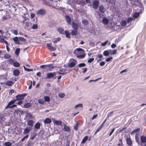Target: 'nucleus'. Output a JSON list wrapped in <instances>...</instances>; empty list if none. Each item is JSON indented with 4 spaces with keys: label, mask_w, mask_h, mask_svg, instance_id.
I'll return each mask as SVG.
<instances>
[{
    "label": "nucleus",
    "mask_w": 146,
    "mask_h": 146,
    "mask_svg": "<svg viewBox=\"0 0 146 146\" xmlns=\"http://www.w3.org/2000/svg\"><path fill=\"white\" fill-rule=\"evenodd\" d=\"M31 106V104L30 103H27L25 104L23 107L25 108H28Z\"/></svg>",
    "instance_id": "27"
},
{
    "label": "nucleus",
    "mask_w": 146,
    "mask_h": 146,
    "mask_svg": "<svg viewBox=\"0 0 146 146\" xmlns=\"http://www.w3.org/2000/svg\"><path fill=\"white\" fill-rule=\"evenodd\" d=\"M132 20V19L131 17H129L127 19V23H129Z\"/></svg>",
    "instance_id": "64"
},
{
    "label": "nucleus",
    "mask_w": 146,
    "mask_h": 146,
    "mask_svg": "<svg viewBox=\"0 0 146 146\" xmlns=\"http://www.w3.org/2000/svg\"><path fill=\"white\" fill-rule=\"evenodd\" d=\"M63 129L64 131L66 132H69L70 130V129L69 127L66 125H64Z\"/></svg>",
    "instance_id": "12"
},
{
    "label": "nucleus",
    "mask_w": 146,
    "mask_h": 146,
    "mask_svg": "<svg viewBox=\"0 0 146 146\" xmlns=\"http://www.w3.org/2000/svg\"><path fill=\"white\" fill-rule=\"evenodd\" d=\"M109 51L110 52L111 54H116L117 53V50L116 49H114L113 50H112V52H111V50H109Z\"/></svg>",
    "instance_id": "31"
},
{
    "label": "nucleus",
    "mask_w": 146,
    "mask_h": 146,
    "mask_svg": "<svg viewBox=\"0 0 146 146\" xmlns=\"http://www.w3.org/2000/svg\"><path fill=\"white\" fill-rule=\"evenodd\" d=\"M25 117L28 119H31V118H35V116L29 113L26 112L25 114Z\"/></svg>",
    "instance_id": "5"
},
{
    "label": "nucleus",
    "mask_w": 146,
    "mask_h": 146,
    "mask_svg": "<svg viewBox=\"0 0 146 146\" xmlns=\"http://www.w3.org/2000/svg\"><path fill=\"white\" fill-rule=\"evenodd\" d=\"M31 127H28L27 128H25L24 129V131L23 132L24 134H26L29 133L30 130H31Z\"/></svg>",
    "instance_id": "8"
},
{
    "label": "nucleus",
    "mask_w": 146,
    "mask_h": 146,
    "mask_svg": "<svg viewBox=\"0 0 146 146\" xmlns=\"http://www.w3.org/2000/svg\"><path fill=\"white\" fill-rule=\"evenodd\" d=\"M40 127V124L39 123H36L34 126L35 128L36 129H38Z\"/></svg>",
    "instance_id": "28"
},
{
    "label": "nucleus",
    "mask_w": 146,
    "mask_h": 146,
    "mask_svg": "<svg viewBox=\"0 0 146 146\" xmlns=\"http://www.w3.org/2000/svg\"><path fill=\"white\" fill-rule=\"evenodd\" d=\"M60 40L61 38L60 37H58L57 38L54 39L53 42L54 43H56L57 42L60 41Z\"/></svg>",
    "instance_id": "36"
},
{
    "label": "nucleus",
    "mask_w": 146,
    "mask_h": 146,
    "mask_svg": "<svg viewBox=\"0 0 146 146\" xmlns=\"http://www.w3.org/2000/svg\"><path fill=\"white\" fill-rule=\"evenodd\" d=\"M115 129L114 128H113L112 129V130H111V131L110 132V134H109V136H111V135H112V133L114 131Z\"/></svg>",
    "instance_id": "62"
},
{
    "label": "nucleus",
    "mask_w": 146,
    "mask_h": 146,
    "mask_svg": "<svg viewBox=\"0 0 146 146\" xmlns=\"http://www.w3.org/2000/svg\"><path fill=\"white\" fill-rule=\"evenodd\" d=\"M126 141L127 144L129 146L132 145V141L130 137H127L126 139Z\"/></svg>",
    "instance_id": "6"
},
{
    "label": "nucleus",
    "mask_w": 146,
    "mask_h": 146,
    "mask_svg": "<svg viewBox=\"0 0 146 146\" xmlns=\"http://www.w3.org/2000/svg\"><path fill=\"white\" fill-rule=\"evenodd\" d=\"M119 141L120 142V143H118L117 145L118 146H121V145H123V143H122V139H119Z\"/></svg>",
    "instance_id": "56"
},
{
    "label": "nucleus",
    "mask_w": 146,
    "mask_h": 146,
    "mask_svg": "<svg viewBox=\"0 0 146 146\" xmlns=\"http://www.w3.org/2000/svg\"><path fill=\"white\" fill-rule=\"evenodd\" d=\"M38 102L39 104H42L44 103V101L42 99H39L38 100Z\"/></svg>",
    "instance_id": "61"
},
{
    "label": "nucleus",
    "mask_w": 146,
    "mask_h": 146,
    "mask_svg": "<svg viewBox=\"0 0 146 146\" xmlns=\"http://www.w3.org/2000/svg\"><path fill=\"white\" fill-rule=\"evenodd\" d=\"M51 43L47 44L46 45L47 48L51 51H55L56 49V48L54 46H52Z\"/></svg>",
    "instance_id": "4"
},
{
    "label": "nucleus",
    "mask_w": 146,
    "mask_h": 146,
    "mask_svg": "<svg viewBox=\"0 0 146 146\" xmlns=\"http://www.w3.org/2000/svg\"><path fill=\"white\" fill-rule=\"evenodd\" d=\"M70 61L71 62L68 64V66L69 67L72 68L76 64L77 61L75 59L72 58L71 59Z\"/></svg>",
    "instance_id": "1"
},
{
    "label": "nucleus",
    "mask_w": 146,
    "mask_h": 146,
    "mask_svg": "<svg viewBox=\"0 0 146 146\" xmlns=\"http://www.w3.org/2000/svg\"><path fill=\"white\" fill-rule=\"evenodd\" d=\"M108 40H107L105 42H103L102 43V44H101V45L102 46H105V45H106L108 43Z\"/></svg>",
    "instance_id": "54"
},
{
    "label": "nucleus",
    "mask_w": 146,
    "mask_h": 146,
    "mask_svg": "<svg viewBox=\"0 0 146 146\" xmlns=\"http://www.w3.org/2000/svg\"><path fill=\"white\" fill-rule=\"evenodd\" d=\"M76 51L78 52L82 51V52H84V51L81 48H78L76 49V50L74 51V53L75 54Z\"/></svg>",
    "instance_id": "34"
},
{
    "label": "nucleus",
    "mask_w": 146,
    "mask_h": 146,
    "mask_svg": "<svg viewBox=\"0 0 146 146\" xmlns=\"http://www.w3.org/2000/svg\"><path fill=\"white\" fill-rule=\"evenodd\" d=\"M55 75L54 73L52 72L49 73L47 74V76L46 78H52Z\"/></svg>",
    "instance_id": "10"
},
{
    "label": "nucleus",
    "mask_w": 146,
    "mask_h": 146,
    "mask_svg": "<svg viewBox=\"0 0 146 146\" xmlns=\"http://www.w3.org/2000/svg\"><path fill=\"white\" fill-rule=\"evenodd\" d=\"M38 27V25L37 24L33 25L32 26V28L33 29H36Z\"/></svg>",
    "instance_id": "51"
},
{
    "label": "nucleus",
    "mask_w": 146,
    "mask_h": 146,
    "mask_svg": "<svg viewBox=\"0 0 146 146\" xmlns=\"http://www.w3.org/2000/svg\"><path fill=\"white\" fill-rule=\"evenodd\" d=\"M86 66L85 63H80L78 64V66L79 67H84Z\"/></svg>",
    "instance_id": "57"
},
{
    "label": "nucleus",
    "mask_w": 146,
    "mask_h": 146,
    "mask_svg": "<svg viewBox=\"0 0 146 146\" xmlns=\"http://www.w3.org/2000/svg\"><path fill=\"white\" fill-rule=\"evenodd\" d=\"M12 33L16 35H17L18 34L17 31L15 30H13Z\"/></svg>",
    "instance_id": "48"
},
{
    "label": "nucleus",
    "mask_w": 146,
    "mask_h": 146,
    "mask_svg": "<svg viewBox=\"0 0 146 146\" xmlns=\"http://www.w3.org/2000/svg\"><path fill=\"white\" fill-rule=\"evenodd\" d=\"M141 141L143 143H145L146 142V137L144 136H141Z\"/></svg>",
    "instance_id": "19"
},
{
    "label": "nucleus",
    "mask_w": 146,
    "mask_h": 146,
    "mask_svg": "<svg viewBox=\"0 0 146 146\" xmlns=\"http://www.w3.org/2000/svg\"><path fill=\"white\" fill-rule=\"evenodd\" d=\"M12 144L11 143L9 142H5L4 143V145L6 146H11Z\"/></svg>",
    "instance_id": "41"
},
{
    "label": "nucleus",
    "mask_w": 146,
    "mask_h": 146,
    "mask_svg": "<svg viewBox=\"0 0 146 146\" xmlns=\"http://www.w3.org/2000/svg\"><path fill=\"white\" fill-rule=\"evenodd\" d=\"M85 56V55L84 54L82 55H78L77 56V57L80 59H82L84 58Z\"/></svg>",
    "instance_id": "39"
},
{
    "label": "nucleus",
    "mask_w": 146,
    "mask_h": 146,
    "mask_svg": "<svg viewBox=\"0 0 146 146\" xmlns=\"http://www.w3.org/2000/svg\"><path fill=\"white\" fill-rule=\"evenodd\" d=\"M44 122L45 124L50 123L51 122V119H45Z\"/></svg>",
    "instance_id": "32"
},
{
    "label": "nucleus",
    "mask_w": 146,
    "mask_h": 146,
    "mask_svg": "<svg viewBox=\"0 0 146 146\" xmlns=\"http://www.w3.org/2000/svg\"><path fill=\"white\" fill-rule=\"evenodd\" d=\"M139 16V13H134L133 15V17L134 18H137Z\"/></svg>",
    "instance_id": "35"
},
{
    "label": "nucleus",
    "mask_w": 146,
    "mask_h": 146,
    "mask_svg": "<svg viewBox=\"0 0 146 146\" xmlns=\"http://www.w3.org/2000/svg\"><path fill=\"white\" fill-rule=\"evenodd\" d=\"M88 138V136H85L82 139L81 143L84 144L85 143L86 141L87 140Z\"/></svg>",
    "instance_id": "21"
},
{
    "label": "nucleus",
    "mask_w": 146,
    "mask_h": 146,
    "mask_svg": "<svg viewBox=\"0 0 146 146\" xmlns=\"http://www.w3.org/2000/svg\"><path fill=\"white\" fill-rule=\"evenodd\" d=\"M58 31L59 33L62 34H64V29L62 28H59L58 29Z\"/></svg>",
    "instance_id": "24"
},
{
    "label": "nucleus",
    "mask_w": 146,
    "mask_h": 146,
    "mask_svg": "<svg viewBox=\"0 0 146 146\" xmlns=\"http://www.w3.org/2000/svg\"><path fill=\"white\" fill-rule=\"evenodd\" d=\"M13 84V82L12 81L8 80L5 83V84L8 86H11Z\"/></svg>",
    "instance_id": "25"
},
{
    "label": "nucleus",
    "mask_w": 146,
    "mask_h": 146,
    "mask_svg": "<svg viewBox=\"0 0 146 146\" xmlns=\"http://www.w3.org/2000/svg\"><path fill=\"white\" fill-rule=\"evenodd\" d=\"M53 122L54 124L58 125H61L62 123V121H60L54 120Z\"/></svg>",
    "instance_id": "18"
},
{
    "label": "nucleus",
    "mask_w": 146,
    "mask_h": 146,
    "mask_svg": "<svg viewBox=\"0 0 146 146\" xmlns=\"http://www.w3.org/2000/svg\"><path fill=\"white\" fill-rule=\"evenodd\" d=\"M121 24L123 26H125L126 24V22L125 21H122Z\"/></svg>",
    "instance_id": "58"
},
{
    "label": "nucleus",
    "mask_w": 146,
    "mask_h": 146,
    "mask_svg": "<svg viewBox=\"0 0 146 146\" xmlns=\"http://www.w3.org/2000/svg\"><path fill=\"white\" fill-rule=\"evenodd\" d=\"M94 60V58H90L88 60V63H91L92 61H93Z\"/></svg>",
    "instance_id": "60"
},
{
    "label": "nucleus",
    "mask_w": 146,
    "mask_h": 146,
    "mask_svg": "<svg viewBox=\"0 0 146 146\" xmlns=\"http://www.w3.org/2000/svg\"><path fill=\"white\" fill-rule=\"evenodd\" d=\"M65 18L66 19V22L68 24L70 23L71 20L70 17L68 16H65Z\"/></svg>",
    "instance_id": "22"
},
{
    "label": "nucleus",
    "mask_w": 146,
    "mask_h": 146,
    "mask_svg": "<svg viewBox=\"0 0 146 146\" xmlns=\"http://www.w3.org/2000/svg\"><path fill=\"white\" fill-rule=\"evenodd\" d=\"M16 100H13L12 101H10V102H12L11 104H10V105H11V106H12V105H13V104H14L15 102L16 101Z\"/></svg>",
    "instance_id": "63"
},
{
    "label": "nucleus",
    "mask_w": 146,
    "mask_h": 146,
    "mask_svg": "<svg viewBox=\"0 0 146 146\" xmlns=\"http://www.w3.org/2000/svg\"><path fill=\"white\" fill-rule=\"evenodd\" d=\"M82 23L84 25H87L88 24V22L87 21L83 20L82 21Z\"/></svg>",
    "instance_id": "37"
},
{
    "label": "nucleus",
    "mask_w": 146,
    "mask_h": 146,
    "mask_svg": "<svg viewBox=\"0 0 146 146\" xmlns=\"http://www.w3.org/2000/svg\"><path fill=\"white\" fill-rule=\"evenodd\" d=\"M44 99L45 101L48 102L50 101V99L48 96H46L44 97Z\"/></svg>",
    "instance_id": "40"
},
{
    "label": "nucleus",
    "mask_w": 146,
    "mask_h": 146,
    "mask_svg": "<svg viewBox=\"0 0 146 146\" xmlns=\"http://www.w3.org/2000/svg\"><path fill=\"white\" fill-rule=\"evenodd\" d=\"M13 40L15 41V43L17 44H20L19 42L18 41L19 38L17 36H15L13 39Z\"/></svg>",
    "instance_id": "20"
},
{
    "label": "nucleus",
    "mask_w": 146,
    "mask_h": 146,
    "mask_svg": "<svg viewBox=\"0 0 146 146\" xmlns=\"http://www.w3.org/2000/svg\"><path fill=\"white\" fill-rule=\"evenodd\" d=\"M23 68H24V70H25L29 72V71H33V70L32 69H28L26 68L25 66H23Z\"/></svg>",
    "instance_id": "46"
},
{
    "label": "nucleus",
    "mask_w": 146,
    "mask_h": 146,
    "mask_svg": "<svg viewBox=\"0 0 146 146\" xmlns=\"http://www.w3.org/2000/svg\"><path fill=\"white\" fill-rule=\"evenodd\" d=\"M99 2L97 0L94 1L92 3V8L94 9H97L99 5Z\"/></svg>",
    "instance_id": "2"
},
{
    "label": "nucleus",
    "mask_w": 146,
    "mask_h": 146,
    "mask_svg": "<svg viewBox=\"0 0 146 146\" xmlns=\"http://www.w3.org/2000/svg\"><path fill=\"white\" fill-rule=\"evenodd\" d=\"M19 39L22 42H25L26 41V40L24 38L22 37H19Z\"/></svg>",
    "instance_id": "44"
},
{
    "label": "nucleus",
    "mask_w": 146,
    "mask_h": 146,
    "mask_svg": "<svg viewBox=\"0 0 146 146\" xmlns=\"http://www.w3.org/2000/svg\"><path fill=\"white\" fill-rule=\"evenodd\" d=\"M102 22L104 25H107L109 23V21L105 17L102 19Z\"/></svg>",
    "instance_id": "14"
},
{
    "label": "nucleus",
    "mask_w": 146,
    "mask_h": 146,
    "mask_svg": "<svg viewBox=\"0 0 146 146\" xmlns=\"http://www.w3.org/2000/svg\"><path fill=\"white\" fill-rule=\"evenodd\" d=\"M1 41L4 42L7 44H8V42H7L4 39L1 38Z\"/></svg>",
    "instance_id": "59"
},
{
    "label": "nucleus",
    "mask_w": 146,
    "mask_h": 146,
    "mask_svg": "<svg viewBox=\"0 0 146 146\" xmlns=\"http://www.w3.org/2000/svg\"><path fill=\"white\" fill-rule=\"evenodd\" d=\"M102 128L100 127V126L98 127L97 129L95 131V132L94 134H96L97 132L99 131Z\"/></svg>",
    "instance_id": "45"
},
{
    "label": "nucleus",
    "mask_w": 146,
    "mask_h": 146,
    "mask_svg": "<svg viewBox=\"0 0 146 146\" xmlns=\"http://www.w3.org/2000/svg\"><path fill=\"white\" fill-rule=\"evenodd\" d=\"M140 129L139 128H137V129H135L134 130L132 131V133H136L138 131H139L140 130Z\"/></svg>",
    "instance_id": "53"
},
{
    "label": "nucleus",
    "mask_w": 146,
    "mask_h": 146,
    "mask_svg": "<svg viewBox=\"0 0 146 146\" xmlns=\"http://www.w3.org/2000/svg\"><path fill=\"white\" fill-rule=\"evenodd\" d=\"M20 73V71L19 70L16 69L14 70L13 71V74L15 76H17Z\"/></svg>",
    "instance_id": "9"
},
{
    "label": "nucleus",
    "mask_w": 146,
    "mask_h": 146,
    "mask_svg": "<svg viewBox=\"0 0 146 146\" xmlns=\"http://www.w3.org/2000/svg\"><path fill=\"white\" fill-rule=\"evenodd\" d=\"M72 27L75 29H77L78 26L77 24L76 23L74 22H73L72 23Z\"/></svg>",
    "instance_id": "17"
},
{
    "label": "nucleus",
    "mask_w": 146,
    "mask_h": 146,
    "mask_svg": "<svg viewBox=\"0 0 146 146\" xmlns=\"http://www.w3.org/2000/svg\"><path fill=\"white\" fill-rule=\"evenodd\" d=\"M28 137H29L28 135H26L23 138H22L21 141H20L18 143V144L19 145V146H22L23 145V143H20L21 141H24L25 140V139L27 138Z\"/></svg>",
    "instance_id": "11"
},
{
    "label": "nucleus",
    "mask_w": 146,
    "mask_h": 146,
    "mask_svg": "<svg viewBox=\"0 0 146 146\" xmlns=\"http://www.w3.org/2000/svg\"><path fill=\"white\" fill-rule=\"evenodd\" d=\"M83 106L82 104H79L75 106V108H82Z\"/></svg>",
    "instance_id": "38"
},
{
    "label": "nucleus",
    "mask_w": 146,
    "mask_h": 146,
    "mask_svg": "<svg viewBox=\"0 0 146 146\" xmlns=\"http://www.w3.org/2000/svg\"><path fill=\"white\" fill-rule=\"evenodd\" d=\"M13 65L16 67H19L20 66V64L18 62H16L13 63Z\"/></svg>",
    "instance_id": "43"
},
{
    "label": "nucleus",
    "mask_w": 146,
    "mask_h": 146,
    "mask_svg": "<svg viewBox=\"0 0 146 146\" xmlns=\"http://www.w3.org/2000/svg\"><path fill=\"white\" fill-rule=\"evenodd\" d=\"M109 50H106L104 51L103 52V54L105 56H107L109 55Z\"/></svg>",
    "instance_id": "26"
},
{
    "label": "nucleus",
    "mask_w": 146,
    "mask_h": 146,
    "mask_svg": "<svg viewBox=\"0 0 146 146\" xmlns=\"http://www.w3.org/2000/svg\"><path fill=\"white\" fill-rule=\"evenodd\" d=\"M99 10L102 13H104L106 11L104 6L102 5H100L99 7Z\"/></svg>",
    "instance_id": "7"
},
{
    "label": "nucleus",
    "mask_w": 146,
    "mask_h": 146,
    "mask_svg": "<svg viewBox=\"0 0 146 146\" xmlns=\"http://www.w3.org/2000/svg\"><path fill=\"white\" fill-rule=\"evenodd\" d=\"M20 49L19 48L16 49L15 50V53L16 55L18 56L19 53L20 51Z\"/></svg>",
    "instance_id": "33"
},
{
    "label": "nucleus",
    "mask_w": 146,
    "mask_h": 146,
    "mask_svg": "<svg viewBox=\"0 0 146 146\" xmlns=\"http://www.w3.org/2000/svg\"><path fill=\"white\" fill-rule=\"evenodd\" d=\"M17 100H21L24 98V96L23 95H21L16 96Z\"/></svg>",
    "instance_id": "15"
},
{
    "label": "nucleus",
    "mask_w": 146,
    "mask_h": 146,
    "mask_svg": "<svg viewBox=\"0 0 146 146\" xmlns=\"http://www.w3.org/2000/svg\"><path fill=\"white\" fill-rule=\"evenodd\" d=\"M27 125L29 126V127H31L32 129V127L33 126V121L32 120H29L27 122Z\"/></svg>",
    "instance_id": "13"
},
{
    "label": "nucleus",
    "mask_w": 146,
    "mask_h": 146,
    "mask_svg": "<svg viewBox=\"0 0 146 146\" xmlns=\"http://www.w3.org/2000/svg\"><path fill=\"white\" fill-rule=\"evenodd\" d=\"M10 57V56L7 54H5L4 56V58L6 59L9 58Z\"/></svg>",
    "instance_id": "50"
},
{
    "label": "nucleus",
    "mask_w": 146,
    "mask_h": 146,
    "mask_svg": "<svg viewBox=\"0 0 146 146\" xmlns=\"http://www.w3.org/2000/svg\"><path fill=\"white\" fill-rule=\"evenodd\" d=\"M58 96L60 98H63L65 96V94L64 93H61L58 94Z\"/></svg>",
    "instance_id": "42"
},
{
    "label": "nucleus",
    "mask_w": 146,
    "mask_h": 146,
    "mask_svg": "<svg viewBox=\"0 0 146 146\" xmlns=\"http://www.w3.org/2000/svg\"><path fill=\"white\" fill-rule=\"evenodd\" d=\"M79 125H81L83 123V122L81 120H80L77 121L76 123Z\"/></svg>",
    "instance_id": "47"
},
{
    "label": "nucleus",
    "mask_w": 146,
    "mask_h": 146,
    "mask_svg": "<svg viewBox=\"0 0 146 146\" xmlns=\"http://www.w3.org/2000/svg\"><path fill=\"white\" fill-rule=\"evenodd\" d=\"M5 122L3 119H0V126H2L5 125Z\"/></svg>",
    "instance_id": "30"
},
{
    "label": "nucleus",
    "mask_w": 146,
    "mask_h": 146,
    "mask_svg": "<svg viewBox=\"0 0 146 146\" xmlns=\"http://www.w3.org/2000/svg\"><path fill=\"white\" fill-rule=\"evenodd\" d=\"M79 125L76 123L75 125L74 126V129L75 130L77 131L78 130V127Z\"/></svg>",
    "instance_id": "55"
},
{
    "label": "nucleus",
    "mask_w": 146,
    "mask_h": 146,
    "mask_svg": "<svg viewBox=\"0 0 146 146\" xmlns=\"http://www.w3.org/2000/svg\"><path fill=\"white\" fill-rule=\"evenodd\" d=\"M113 58L112 57H111L106 58V60L107 62H109L111 60L113 59Z\"/></svg>",
    "instance_id": "52"
},
{
    "label": "nucleus",
    "mask_w": 146,
    "mask_h": 146,
    "mask_svg": "<svg viewBox=\"0 0 146 146\" xmlns=\"http://www.w3.org/2000/svg\"><path fill=\"white\" fill-rule=\"evenodd\" d=\"M11 102H9L8 104L7 105L6 107L5 108H14L15 107H16L17 106V105L15 104H13V105H12V106H11V105H10V104L11 103Z\"/></svg>",
    "instance_id": "16"
},
{
    "label": "nucleus",
    "mask_w": 146,
    "mask_h": 146,
    "mask_svg": "<svg viewBox=\"0 0 146 146\" xmlns=\"http://www.w3.org/2000/svg\"><path fill=\"white\" fill-rule=\"evenodd\" d=\"M36 14L38 15H44L46 13V12L44 10L40 9L36 11Z\"/></svg>",
    "instance_id": "3"
},
{
    "label": "nucleus",
    "mask_w": 146,
    "mask_h": 146,
    "mask_svg": "<svg viewBox=\"0 0 146 146\" xmlns=\"http://www.w3.org/2000/svg\"><path fill=\"white\" fill-rule=\"evenodd\" d=\"M64 33L67 38H70V33L69 31L66 30L64 31Z\"/></svg>",
    "instance_id": "23"
},
{
    "label": "nucleus",
    "mask_w": 146,
    "mask_h": 146,
    "mask_svg": "<svg viewBox=\"0 0 146 146\" xmlns=\"http://www.w3.org/2000/svg\"><path fill=\"white\" fill-rule=\"evenodd\" d=\"M36 134L35 133L33 134V135H31V137L30 139L31 140H33L35 137L36 136Z\"/></svg>",
    "instance_id": "49"
},
{
    "label": "nucleus",
    "mask_w": 146,
    "mask_h": 146,
    "mask_svg": "<svg viewBox=\"0 0 146 146\" xmlns=\"http://www.w3.org/2000/svg\"><path fill=\"white\" fill-rule=\"evenodd\" d=\"M77 33V29H75L74 31L72 30L71 31V34L72 35H75Z\"/></svg>",
    "instance_id": "29"
}]
</instances>
